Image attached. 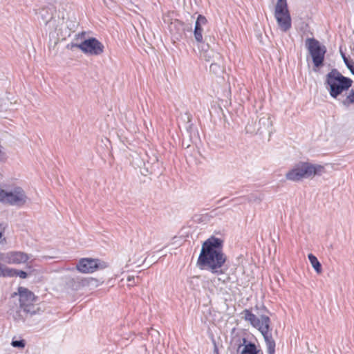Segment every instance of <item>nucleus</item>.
<instances>
[{
    "mask_svg": "<svg viewBox=\"0 0 354 354\" xmlns=\"http://www.w3.org/2000/svg\"><path fill=\"white\" fill-rule=\"evenodd\" d=\"M4 252H0V263H5V259H3Z\"/></svg>",
    "mask_w": 354,
    "mask_h": 354,
    "instance_id": "obj_26",
    "label": "nucleus"
},
{
    "mask_svg": "<svg viewBox=\"0 0 354 354\" xmlns=\"http://www.w3.org/2000/svg\"><path fill=\"white\" fill-rule=\"evenodd\" d=\"M353 81L343 76L337 70L333 69L326 75V84L331 97L336 98L344 91L348 89Z\"/></svg>",
    "mask_w": 354,
    "mask_h": 354,
    "instance_id": "obj_4",
    "label": "nucleus"
},
{
    "mask_svg": "<svg viewBox=\"0 0 354 354\" xmlns=\"http://www.w3.org/2000/svg\"><path fill=\"white\" fill-rule=\"evenodd\" d=\"M354 103V88H352L346 98L342 101V104L346 106H349Z\"/></svg>",
    "mask_w": 354,
    "mask_h": 354,
    "instance_id": "obj_16",
    "label": "nucleus"
},
{
    "mask_svg": "<svg viewBox=\"0 0 354 354\" xmlns=\"http://www.w3.org/2000/svg\"><path fill=\"white\" fill-rule=\"evenodd\" d=\"M108 267V263L98 259L83 258L77 264V269L82 273H93Z\"/></svg>",
    "mask_w": 354,
    "mask_h": 354,
    "instance_id": "obj_8",
    "label": "nucleus"
},
{
    "mask_svg": "<svg viewBox=\"0 0 354 354\" xmlns=\"http://www.w3.org/2000/svg\"><path fill=\"white\" fill-rule=\"evenodd\" d=\"M81 50L84 53L90 55H99L104 51V46L97 39L91 37L85 39L80 44L73 45Z\"/></svg>",
    "mask_w": 354,
    "mask_h": 354,
    "instance_id": "obj_9",
    "label": "nucleus"
},
{
    "mask_svg": "<svg viewBox=\"0 0 354 354\" xmlns=\"http://www.w3.org/2000/svg\"><path fill=\"white\" fill-rule=\"evenodd\" d=\"M342 56L344 63L345 64L348 63L349 59L346 57V55L343 53H342Z\"/></svg>",
    "mask_w": 354,
    "mask_h": 354,
    "instance_id": "obj_25",
    "label": "nucleus"
},
{
    "mask_svg": "<svg viewBox=\"0 0 354 354\" xmlns=\"http://www.w3.org/2000/svg\"><path fill=\"white\" fill-rule=\"evenodd\" d=\"M237 352L238 354H258L256 345L248 342L245 338L243 339V344L239 345Z\"/></svg>",
    "mask_w": 354,
    "mask_h": 354,
    "instance_id": "obj_13",
    "label": "nucleus"
},
{
    "mask_svg": "<svg viewBox=\"0 0 354 354\" xmlns=\"http://www.w3.org/2000/svg\"><path fill=\"white\" fill-rule=\"evenodd\" d=\"M306 45L312 57L314 66L317 68L321 66L324 59L326 48L313 38H308L306 40Z\"/></svg>",
    "mask_w": 354,
    "mask_h": 354,
    "instance_id": "obj_7",
    "label": "nucleus"
},
{
    "mask_svg": "<svg viewBox=\"0 0 354 354\" xmlns=\"http://www.w3.org/2000/svg\"><path fill=\"white\" fill-rule=\"evenodd\" d=\"M207 24V19L202 15H199L195 23V27L194 30V36L195 40L198 43H202L203 41V27Z\"/></svg>",
    "mask_w": 354,
    "mask_h": 354,
    "instance_id": "obj_12",
    "label": "nucleus"
},
{
    "mask_svg": "<svg viewBox=\"0 0 354 354\" xmlns=\"http://www.w3.org/2000/svg\"><path fill=\"white\" fill-rule=\"evenodd\" d=\"M15 272L13 273L14 277H19L21 279H26L28 277V274L23 270H19L17 269H14Z\"/></svg>",
    "mask_w": 354,
    "mask_h": 354,
    "instance_id": "obj_18",
    "label": "nucleus"
},
{
    "mask_svg": "<svg viewBox=\"0 0 354 354\" xmlns=\"http://www.w3.org/2000/svg\"><path fill=\"white\" fill-rule=\"evenodd\" d=\"M127 280L129 282V286H131L133 284V283L134 282V277L129 276V277H128Z\"/></svg>",
    "mask_w": 354,
    "mask_h": 354,
    "instance_id": "obj_22",
    "label": "nucleus"
},
{
    "mask_svg": "<svg viewBox=\"0 0 354 354\" xmlns=\"http://www.w3.org/2000/svg\"><path fill=\"white\" fill-rule=\"evenodd\" d=\"M342 56L344 63L345 64L348 63L349 59L346 57V55L343 53H342Z\"/></svg>",
    "mask_w": 354,
    "mask_h": 354,
    "instance_id": "obj_24",
    "label": "nucleus"
},
{
    "mask_svg": "<svg viewBox=\"0 0 354 354\" xmlns=\"http://www.w3.org/2000/svg\"><path fill=\"white\" fill-rule=\"evenodd\" d=\"M243 315L244 319L250 322L253 327L258 329L263 336L268 354H274L275 342L270 333V318L266 315H261L260 317H257L248 309L244 310Z\"/></svg>",
    "mask_w": 354,
    "mask_h": 354,
    "instance_id": "obj_2",
    "label": "nucleus"
},
{
    "mask_svg": "<svg viewBox=\"0 0 354 354\" xmlns=\"http://www.w3.org/2000/svg\"><path fill=\"white\" fill-rule=\"evenodd\" d=\"M27 196L20 187H15L10 191L0 187V202L10 205L21 206L27 201Z\"/></svg>",
    "mask_w": 354,
    "mask_h": 354,
    "instance_id": "obj_6",
    "label": "nucleus"
},
{
    "mask_svg": "<svg viewBox=\"0 0 354 354\" xmlns=\"http://www.w3.org/2000/svg\"><path fill=\"white\" fill-rule=\"evenodd\" d=\"M219 66L216 64L212 63L210 65V70L214 71L216 69V68H218Z\"/></svg>",
    "mask_w": 354,
    "mask_h": 354,
    "instance_id": "obj_23",
    "label": "nucleus"
},
{
    "mask_svg": "<svg viewBox=\"0 0 354 354\" xmlns=\"http://www.w3.org/2000/svg\"><path fill=\"white\" fill-rule=\"evenodd\" d=\"M226 261V256L223 252V241L211 236L203 244L198 259V266L218 275L223 274V266Z\"/></svg>",
    "mask_w": 354,
    "mask_h": 354,
    "instance_id": "obj_1",
    "label": "nucleus"
},
{
    "mask_svg": "<svg viewBox=\"0 0 354 354\" xmlns=\"http://www.w3.org/2000/svg\"><path fill=\"white\" fill-rule=\"evenodd\" d=\"M18 293L19 296L20 308L26 313L33 315L35 310L33 309L34 306L32 305L35 299L34 294L24 287H19L18 288Z\"/></svg>",
    "mask_w": 354,
    "mask_h": 354,
    "instance_id": "obj_10",
    "label": "nucleus"
},
{
    "mask_svg": "<svg viewBox=\"0 0 354 354\" xmlns=\"http://www.w3.org/2000/svg\"><path fill=\"white\" fill-rule=\"evenodd\" d=\"M14 268H8L0 263V277H13Z\"/></svg>",
    "mask_w": 354,
    "mask_h": 354,
    "instance_id": "obj_15",
    "label": "nucleus"
},
{
    "mask_svg": "<svg viewBox=\"0 0 354 354\" xmlns=\"http://www.w3.org/2000/svg\"><path fill=\"white\" fill-rule=\"evenodd\" d=\"M262 194H252L248 196V201L250 203H260L263 200Z\"/></svg>",
    "mask_w": 354,
    "mask_h": 354,
    "instance_id": "obj_17",
    "label": "nucleus"
},
{
    "mask_svg": "<svg viewBox=\"0 0 354 354\" xmlns=\"http://www.w3.org/2000/svg\"><path fill=\"white\" fill-rule=\"evenodd\" d=\"M3 259L5 263L8 264H22L25 263L30 259V256L21 251H10L4 252Z\"/></svg>",
    "mask_w": 354,
    "mask_h": 354,
    "instance_id": "obj_11",
    "label": "nucleus"
},
{
    "mask_svg": "<svg viewBox=\"0 0 354 354\" xmlns=\"http://www.w3.org/2000/svg\"><path fill=\"white\" fill-rule=\"evenodd\" d=\"M274 15L281 31L287 32L291 28L292 20L286 0L277 1Z\"/></svg>",
    "mask_w": 354,
    "mask_h": 354,
    "instance_id": "obj_5",
    "label": "nucleus"
},
{
    "mask_svg": "<svg viewBox=\"0 0 354 354\" xmlns=\"http://www.w3.org/2000/svg\"><path fill=\"white\" fill-rule=\"evenodd\" d=\"M6 243V239L3 236V229L1 225H0V243L3 244Z\"/></svg>",
    "mask_w": 354,
    "mask_h": 354,
    "instance_id": "obj_21",
    "label": "nucleus"
},
{
    "mask_svg": "<svg viewBox=\"0 0 354 354\" xmlns=\"http://www.w3.org/2000/svg\"><path fill=\"white\" fill-rule=\"evenodd\" d=\"M217 279H218V281H223V283H224V282L225 281V279H221V278H220V277H218Z\"/></svg>",
    "mask_w": 354,
    "mask_h": 354,
    "instance_id": "obj_27",
    "label": "nucleus"
},
{
    "mask_svg": "<svg viewBox=\"0 0 354 354\" xmlns=\"http://www.w3.org/2000/svg\"><path fill=\"white\" fill-rule=\"evenodd\" d=\"M347 68L350 70L352 74L354 75V62L349 60L348 63L345 64Z\"/></svg>",
    "mask_w": 354,
    "mask_h": 354,
    "instance_id": "obj_20",
    "label": "nucleus"
},
{
    "mask_svg": "<svg viewBox=\"0 0 354 354\" xmlns=\"http://www.w3.org/2000/svg\"><path fill=\"white\" fill-rule=\"evenodd\" d=\"M11 345L13 347L23 348L25 347V342L24 340H12L11 342Z\"/></svg>",
    "mask_w": 354,
    "mask_h": 354,
    "instance_id": "obj_19",
    "label": "nucleus"
},
{
    "mask_svg": "<svg viewBox=\"0 0 354 354\" xmlns=\"http://www.w3.org/2000/svg\"><path fill=\"white\" fill-rule=\"evenodd\" d=\"M324 172V167L322 165L301 161L295 164L285 176L288 180L298 182L303 179L313 178L317 175L320 176Z\"/></svg>",
    "mask_w": 354,
    "mask_h": 354,
    "instance_id": "obj_3",
    "label": "nucleus"
},
{
    "mask_svg": "<svg viewBox=\"0 0 354 354\" xmlns=\"http://www.w3.org/2000/svg\"><path fill=\"white\" fill-rule=\"evenodd\" d=\"M309 261L310 262L311 266L315 269L317 273L319 274L322 272V266L317 258L313 255V254H309L308 256Z\"/></svg>",
    "mask_w": 354,
    "mask_h": 354,
    "instance_id": "obj_14",
    "label": "nucleus"
},
{
    "mask_svg": "<svg viewBox=\"0 0 354 354\" xmlns=\"http://www.w3.org/2000/svg\"><path fill=\"white\" fill-rule=\"evenodd\" d=\"M263 120H266V119H265V118H261V119H260V120H259V122H262Z\"/></svg>",
    "mask_w": 354,
    "mask_h": 354,
    "instance_id": "obj_28",
    "label": "nucleus"
}]
</instances>
